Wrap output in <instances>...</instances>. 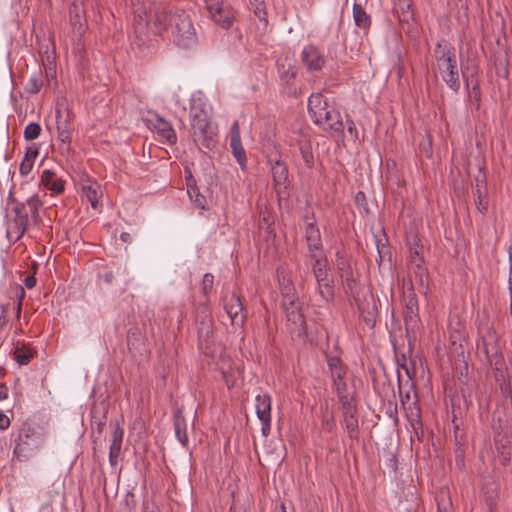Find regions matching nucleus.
Masks as SVG:
<instances>
[{
  "label": "nucleus",
  "mask_w": 512,
  "mask_h": 512,
  "mask_svg": "<svg viewBox=\"0 0 512 512\" xmlns=\"http://www.w3.org/2000/svg\"><path fill=\"white\" fill-rule=\"evenodd\" d=\"M118 458H119V457H115V456H113V455H110V454H109V462H110L111 466H113V467H114V466H116V465H117V463H118Z\"/></svg>",
  "instance_id": "nucleus-63"
},
{
  "label": "nucleus",
  "mask_w": 512,
  "mask_h": 512,
  "mask_svg": "<svg viewBox=\"0 0 512 512\" xmlns=\"http://www.w3.org/2000/svg\"><path fill=\"white\" fill-rule=\"evenodd\" d=\"M316 280V294L319 306L328 305L334 300V281L329 272L319 273L314 276Z\"/></svg>",
  "instance_id": "nucleus-10"
},
{
  "label": "nucleus",
  "mask_w": 512,
  "mask_h": 512,
  "mask_svg": "<svg viewBox=\"0 0 512 512\" xmlns=\"http://www.w3.org/2000/svg\"><path fill=\"white\" fill-rule=\"evenodd\" d=\"M494 443H495L496 449L501 454V463L503 465H505L510 459V453L508 451V446L510 444V440H509L508 435L501 431H495Z\"/></svg>",
  "instance_id": "nucleus-34"
},
{
  "label": "nucleus",
  "mask_w": 512,
  "mask_h": 512,
  "mask_svg": "<svg viewBox=\"0 0 512 512\" xmlns=\"http://www.w3.org/2000/svg\"><path fill=\"white\" fill-rule=\"evenodd\" d=\"M499 487L495 483H487L483 490V501L489 512H497Z\"/></svg>",
  "instance_id": "nucleus-28"
},
{
  "label": "nucleus",
  "mask_w": 512,
  "mask_h": 512,
  "mask_svg": "<svg viewBox=\"0 0 512 512\" xmlns=\"http://www.w3.org/2000/svg\"><path fill=\"white\" fill-rule=\"evenodd\" d=\"M353 264L354 261L350 256L340 251L336 252L335 266L341 279L344 292L346 295L353 298L363 321L368 326L372 327L376 321L377 308L372 297H370V299L364 298V300H361L359 293L360 275L359 272L354 269Z\"/></svg>",
  "instance_id": "nucleus-2"
},
{
  "label": "nucleus",
  "mask_w": 512,
  "mask_h": 512,
  "mask_svg": "<svg viewBox=\"0 0 512 512\" xmlns=\"http://www.w3.org/2000/svg\"><path fill=\"white\" fill-rule=\"evenodd\" d=\"M278 76L282 83L290 85L297 74L295 60L292 57H281L276 62Z\"/></svg>",
  "instance_id": "nucleus-22"
},
{
  "label": "nucleus",
  "mask_w": 512,
  "mask_h": 512,
  "mask_svg": "<svg viewBox=\"0 0 512 512\" xmlns=\"http://www.w3.org/2000/svg\"><path fill=\"white\" fill-rule=\"evenodd\" d=\"M40 184L49 190L51 195L62 194L65 190V181L49 169L42 172Z\"/></svg>",
  "instance_id": "nucleus-24"
},
{
  "label": "nucleus",
  "mask_w": 512,
  "mask_h": 512,
  "mask_svg": "<svg viewBox=\"0 0 512 512\" xmlns=\"http://www.w3.org/2000/svg\"><path fill=\"white\" fill-rule=\"evenodd\" d=\"M2 312H3V315L0 316V325H5L8 322V319L5 315L6 308L4 306H2Z\"/></svg>",
  "instance_id": "nucleus-61"
},
{
  "label": "nucleus",
  "mask_w": 512,
  "mask_h": 512,
  "mask_svg": "<svg viewBox=\"0 0 512 512\" xmlns=\"http://www.w3.org/2000/svg\"><path fill=\"white\" fill-rule=\"evenodd\" d=\"M343 409V425L347 430L350 438H356L358 434V419L356 417V409L353 400L340 402Z\"/></svg>",
  "instance_id": "nucleus-23"
},
{
  "label": "nucleus",
  "mask_w": 512,
  "mask_h": 512,
  "mask_svg": "<svg viewBox=\"0 0 512 512\" xmlns=\"http://www.w3.org/2000/svg\"><path fill=\"white\" fill-rule=\"evenodd\" d=\"M404 301L406 306L405 321L415 320L418 316L419 304L412 284L407 291L404 292Z\"/></svg>",
  "instance_id": "nucleus-26"
},
{
  "label": "nucleus",
  "mask_w": 512,
  "mask_h": 512,
  "mask_svg": "<svg viewBox=\"0 0 512 512\" xmlns=\"http://www.w3.org/2000/svg\"><path fill=\"white\" fill-rule=\"evenodd\" d=\"M402 405L404 406L406 417L413 428V430L418 433V430L422 428L421 421V409L417 400L416 395H414V399L411 400L409 393L402 398Z\"/></svg>",
  "instance_id": "nucleus-15"
},
{
  "label": "nucleus",
  "mask_w": 512,
  "mask_h": 512,
  "mask_svg": "<svg viewBox=\"0 0 512 512\" xmlns=\"http://www.w3.org/2000/svg\"><path fill=\"white\" fill-rule=\"evenodd\" d=\"M192 176L190 175L187 178V193L191 199V201L195 204L197 208L204 209L206 204V199L203 195L199 193L196 185L191 184Z\"/></svg>",
  "instance_id": "nucleus-40"
},
{
  "label": "nucleus",
  "mask_w": 512,
  "mask_h": 512,
  "mask_svg": "<svg viewBox=\"0 0 512 512\" xmlns=\"http://www.w3.org/2000/svg\"><path fill=\"white\" fill-rule=\"evenodd\" d=\"M206 9L211 19L222 28H229L232 25L231 13L224 5V0H204Z\"/></svg>",
  "instance_id": "nucleus-12"
},
{
  "label": "nucleus",
  "mask_w": 512,
  "mask_h": 512,
  "mask_svg": "<svg viewBox=\"0 0 512 512\" xmlns=\"http://www.w3.org/2000/svg\"><path fill=\"white\" fill-rule=\"evenodd\" d=\"M36 282H37V281H36L35 276H33V275H29V276H27V277L25 278V280H24V285H25V287H26V288H28V289H32V288H34V287H35Z\"/></svg>",
  "instance_id": "nucleus-54"
},
{
  "label": "nucleus",
  "mask_w": 512,
  "mask_h": 512,
  "mask_svg": "<svg viewBox=\"0 0 512 512\" xmlns=\"http://www.w3.org/2000/svg\"><path fill=\"white\" fill-rule=\"evenodd\" d=\"M57 139L61 142L62 151H70L72 126L68 116H63L59 111L56 115Z\"/></svg>",
  "instance_id": "nucleus-20"
},
{
  "label": "nucleus",
  "mask_w": 512,
  "mask_h": 512,
  "mask_svg": "<svg viewBox=\"0 0 512 512\" xmlns=\"http://www.w3.org/2000/svg\"><path fill=\"white\" fill-rule=\"evenodd\" d=\"M103 279L106 283L110 284L113 282L114 280V275L113 273L110 271V272H106L105 274H103Z\"/></svg>",
  "instance_id": "nucleus-60"
},
{
  "label": "nucleus",
  "mask_w": 512,
  "mask_h": 512,
  "mask_svg": "<svg viewBox=\"0 0 512 512\" xmlns=\"http://www.w3.org/2000/svg\"><path fill=\"white\" fill-rule=\"evenodd\" d=\"M271 402V396L268 393L256 396L255 408L258 419L271 418Z\"/></svg>",
  "instance_id": "nucleus-30"
},
{
  "label": "nucleus",
  "mask_w": 512,
  "mask_h": 512,
  "mask_svg": "<svg viewBox=\"0 0 512 512\" xmlns=\"http://www.w3.org/2000/svg\"><path fill=\"white\" fill-rule=\"evenodd\" d=\"M8 387L5 384H0V401L7 399Z\"/></svg>",
  "instance_id": "nucleus-56"
},
{
  "label": "nucleus",
  "mask_w": 512,
  "mask_h": 512,
  "mask_svg": "<svg viewBox=\"0 0 512 512\" xmlns=\"http://www.w3.org/2000/svg\"><path fill=\"white\" fill-rule=\"evenodd\" d=\"M473 194L475 196V204H476L477 210L481 214L487 213L488 207H489L487 190L475 189L473 191Z\"/></svg>",
  "instance_id": "nucleus-43"
},
{
  "label": "nucleus",
  "mask_w": 512,
  "mask_h": 512,
  "mask_svg": "<svg viewBox=\"0 0 512 512\" xmlns=\"http://www.w3.org/2000/svg\"><path fill=\"white\" fill-rule=\"evenodd\" d=\"M25 296H26V293H25L24 288L23 287H19L18 288V293H17V299H18L17 303L23 304V300H24Z\"/></svg>",
  "instance_id": "nucleus-58"
},
{
  "label": "nucleus",
  "mask_w": 512,
  "mask_h": 512,
  "mask_svg": "<svg viewBox=\"0 0 512 512\" xmlns=\"http://www.w3.org/2000/svg\"><path fill=\"white\" fill-rule=\"evenodd\" d=\"M28 216L31 215L34 221L39 219V209L42 206V201L37 194H33L25 202Z\"/></svg>",
  "instance_id": "nucleus-42"
},
{
  "label": "nucleus",
  "mask_w": 512,
  "mask_h": 512,
  "mask_svg": "<svg viewBox=\"0 0 512 512\" xmlns=\"http://www.w3.org/2000/svg\"><path fill=\"white\" fill-rule=\"evenodd\" d=\"M69 16L73 36L80 39L87 29L84 10L81 5L73 2L69 8Z\"/></svg>",
  "instance_id": "nucleus-19"
},
{
  "label": "nucleus",
  "mask_w": 512,
  "mask_h": 512,
  "mask_svg": "<svg viewBox=\"0 0 512 512\" xmlns=\"http://www.w3.org/2000/svg\"><path fill=\"white\" fill-rule=\"evenodd\" d=\"M271 173L276 186L286 187L288 181V168L281 160H276L271 164Z\"/></svg>",
  "instance_id": "nucleus-35"
},
{
  "label": "nucleus",
  "mask_w": 512,
  "mask_h": 512,
  "mask_svg": "<svg viewBox=\"0 0 512 512\" xmlns=\"http://www.w3.org/2000/svg\"><path fill=\"white\" fill-rule=\"evenodd\" d=\"M436 503L438 512H452V502L450 499V493L447 488H441L436 494Z\"/></svg>",
  "instance_id": "nucleus-39"
},
{
  "label": "nucleus",
  "mask_w": 512,
  "mask_h": 512,
  "mask_svg": "<svg viewBox=\"0 0 512 512\" xmlns=\"http://www.w3.org/2000/svg\"><path fill=\"white\" fill-rule=\"evenodd\" d=\"M34 354L33 352L26 348H16L14 350V359L19 365H27L33 358Z\"/></svg>",
  "instance_id": "nucleus-45"
},
{
  "label": "nucleus",
  "mask_w": 512,
  "mask_h": 512,
  "mask_svg": "<svg viewBox=\"0 0 512 512\" xmlns=\"http://www.w3.org/2000/svg\"><path fill=\"white\" fill-rule=\"evenodd\" d=\"M475 189L487 190L486 174L481 168L478 171V175L475 176V185L473 187V191Z\"/></svg>",
  "instance_id": "nucleus-49"
},
{
  "label": "nucleus",
  "mask_w": 512,
  "mask_h": 512,
  "mask_svg": "<svg viewBox=\"0 0 512 512\" xmlns=\"http://www.w3.org/2000/svg\"><path fill=\"white\" fill-rule=\"evenodd\" d=\"M323 427L324 429H326L328 432H331L334 427H335V422L333 419H324L323 420Z\"/></svg>",
  "instance_id": "nucleus-55"
},
{
  "label": "nucleus",
  "mask_w": 512,
  "mask_h": 512,
  "mask_svg": "<svg viewBox=\"0 0 512 512\" xmlns=\"http://www.w3.org/2000/svg\"><path fill=\"white\" fill-rule=\"evenodd\" d=\"M230 134V147L232 149V153L241 168L244 170L246 167L247 158L241 142L240 127L238 121L233 122Z\"/></svg>",
  "instance_id": "nucleus-21"
},
{
  "label": "nucleus",
  "mask_w": 512,
  "mask_h": 512,
  "mask_svg": "<svg viewBox=\"0 0 512 512\" xmlns=\"http://www.w3.org/2000/svg\"><path fill=\"white\" fill-rule=\"evenodd\" d=\"M305 222V237L309 249V254L323 252L321 234L313 217L310 218L309 216H305Z\"/></svg>",
  "instance_id": "nucleus-17"
},
{
  "label": "nucleus",
  "mask_w": 512,
  "mask_h": 512,
  "mask_svg": "<svg viewBox=\"0 0 512 512\" xmlns=\"http://www.w3.org/2000/svg\"><path fill=\"white\" fill-rule=\"evenodd\" d=\"M208 114L206 104L203 102L200 95H193L190 104V118L194 115Z\"/></svg>",
  "instance_id": "nucleus-44"
},
{
  "label": "nucleus",
  "mask_w": 512,
  "mask_h": 512,
  "mask_svg": "<svg viewBox=\"0 0 512 512\" xmlns=\"http://www.w3.org/2000/svg\"><path fill=\"white\" fill-rule=\"evenodd\" d=\"M347 124H348V126H347L348 132L351 135L357 137V129H356L355 123L353 121H348Z\"/></svg>",
  "instance_id": "nucleus-57"
},
{
  "label": "nucleus",
  "mask_w": 512,
  "mask_h": 512,
  "mask_svg": "<svg viewBox=\"0 0 512 512\" xmlns=\"http://www.w3.org/2000/svg\"><path fill=\"white\" fill-rule=\"evenodd\" d=\"M410 270L415 275L419 291L426 294L428 291V270L425 266L423 257L419 254L418 250L411 252L410 255Z\"/></svg>",
  "instance_id": "nucleus-14"
},
{
  "label": "nucleus",
  "mask_w": 512,
  "mask_h": 512,
  "mask_svg": "<svg viewBox=\"0 0 512 512\" xmlns=\"http://www.w3.org/2000/svg\"><path fill=\"white\" fill-rule=\"evenodd\" d=\"M277 277L283 302L297 298L291 277L286 273V271L284 269H277Z\"/></svg>",
  "instance_id": "nucleus-25"
},
{
  "label": "nucleus",
  "mask_w": 512,
  "mask_h": 512,
  "mask_svg": "<svg viewBox=\"0 0 512 512\" xmlns=\"http://www.w3.org/2000/svg\"><path fill=\"white\" fill-rule=\"evenodd\" d=\"M39 155V149L33 145L26 149L24 158L22 159L20 163V174L23 177H26L29 175L33 169L35 159Z\"/></svg>",
  "instance_id": "nucleus-32"
},
{
  "label": "nucleus",
  "mask_w": 512,
  "mask_h": 512,
  "mask_svg": "<svg viewBox=\"0 0 512 512\" xmlns=\"http://www.w3.org/2000/svg\"><path fill=\"white\" fill-rule=\"evenodd\" d=\"M120 239L124 242V243H131L132 241V235L128 232H122L121 235H120Z\"/></svg>",
  "instance_id": "nucleus-59"
},
{
  "label": "nucleus",
  "mask_w": 512,
  "mask_h": 512,
  "mask_svg": "<svg viewBox=\"0 0 512 512\" xmlns=\"http://www.w3.org/2000/svg\"><path fill=\"white\" fill-rule=\"evenodd\" d=\"M131 3L134 13L133 26L137 37L146 36L147 30L154 35L170 33L178 47L191 49L196 46V30L186 11L158 5L147 15L143 0H131Z\"/></svg>",
  "instance_id": "nucleus-1"
},
{
  "label": "nucleus",
  "mask_w": 512,
  "mask_h": 512,
  "mask_svg": "<svg viewBox=\"0 0 512 512\" xmlns=\"http://www.w3.org/2000/svg\"><path fill=\"white\" fill-rule=\"evenodd\" d=\"M174 432L177 440L183 445L188 444L187 422L181 409H177L173 414Z\"/></svg>",
  "instance_id": "nucleus-27"
},
{
  "label": "nucleus",
  "mask_w": 512,
  "mask_h": 512,
  "mask_svg": "<svg viewBox=\"0 0 512 512\" xmlns=\"http://www.w3.org/2000/svg\"><path fill=\"white\" fill-rule=\"evenodd\" d=\"M477 350L485 355L488 363L494 367L495 378L498 382H506L512 378V358L510 368H505L503 357V344L500 336L493 326L488 322H481L478 326Z\"/></svg>",
  "instance_id": "nucleus-3"
},
{
  "label": "nucleus",
  "mask_w": 512,
  "mask_h": 512,
  "mask_svg": "<svg viewBox=\"0 0 512 512\" xmlns=\"http://www.w3.org/2000/svg\"><path fill=\"white\" fill-rule=\"evenodd\" d=\"M313 275L329 272L327 258L323 252L309 254Z\"/></svg>",
  "instance_id": "nucleus-38"
},
{
  "label": "nucleus",
  "mask_w": 512,
  "mask_h": 512,
  "mask_svg": "<svg viewBox=\"0 0 512 512\" xmlns=\"http://www.w3.org/2000/svg\"><path fill=\"white\" fill-rule=\"evenodd\" d=\"M508 255H509V273L512 274V246L509 247Z\"/></svg>",
  "instance_id": "nucleus-62"
},
{
  "label": "nucleus",
  "mask_w": 512,
  "mask_h": 512,
  "mask_svg": "<svg viewBox=\"0 0 512 512\" xmlns=\"http://www.w3.org/2000/svg\"><path fill=\"white\" fill-rule=\"evenodd\" d=\"M308 112L314 124L323 131L343 135L344 123L340 111L321 93H313L308 98Z\"/></svg>",
  "instance_id": "nucleus-4"
},
{
  "label": "nucleus",
  "mask_w": 512,
  "mask_h": 512,
  "mask_svg": "<svg viewBox=\"0 0 512 512\" xmlns=\"http://www.w3.org/2000/svg\"><path fill=\"white\" fill-rule=\"evenodd\" d=\"M461 76L463 78L465 87L468 91V97L477 105L480 103L481 93L478 81V67L475 64H469V61L464 62L461 60L460 64Z\"/></svg>",
  "instance_id": "nucleus-9"
},
{
  "label": "nucleus",
  "mask_w": 512,
  "mask_h": 512,
  "mask_svg": "<svg viewBox=\"0 0 512 512\" xmlns=\"http://www.w3.org/2000/svg\"><path fill=\"white\" fill-rule=\"evenodd\" d=\"M393 11L401 22H409L413 18L412 0H394Z\"/></svg>",
  "instance_id": "nucleus-33"
},
{
  "label": "nucleus",
  "mask_w": 512,
  "mask_h": 512,
  "mask_svg": "<svg viewBox=\"0 0 512 512\" xmlns=\"http://www.w3.org/2000/svg\"><path fill=\"white\" fill-rule=\"evenodd\" d=\"M508 289H509L510 296H512V274L511 273H509V278H508Z\"/></svg>",
  "instance_id": "nucleus-64"
},
{
  "label": "nucleus",
  "mask_w": 512,
  "mask_h": 512,
  "mask_svg": "<svg viewBox=\"0 0 512 512\" xmlns=\"http://www.w3.org/2000/svg\"><path fill=\"white\" fill-rule=\"evenodd\" d=\"M157 133L161 138H163L169 144H175L177 141V136L175 130L172 125L164 120L163 118H158L154 125Z\"/></svg>",
  "instance_id": "nucleus-31"
},
{
  "label": "nucleus",
  "mask_w": 512,
  "mask_h": 512,
  "mask_svg": "<svg viewBox=\"0 0 512 512\" xmlns=\"http://www.w3.org/2000/svg\"><path fill=\"white\" fill-rule=\"evenodd\" d=\"M224 309L235 327H243L246 319L244 306L240 297L234 293L224 297Z\"/></svg>",
  "instance_id": "nucleus-11"
},
{
  "label": "nucleus",
  "mask_w": 512,
  "mask_h": 512,
  "mask_svg": "<svg viewBox=\"0 0 512 512\" xmlns=\"http://www.w3.org/2000/svg\"><path fill=\"white\" fill-rule=\"evenodd\" d=\"M301 61L305 68L310 72L321 71L326 63L324 54L313 44L303 47L301 52Z\"/></svg>",
  "instance_id": "nucleus-13"
},
{
  "label": "nucleus",
  "mask_w": 512,
  "mask_h": 512,
  "mask_svg": "<svg viewBox=\"0 0 512 512\" xmlns=\"http://www.w3.org/2000/svg\"><path fill=\"white\" fill-rule=\"evenodd\" d=\"M15 216L7 223L6 235L9 241L17 242L26 232L29 222L25 203H15Z\"/></svg>",
  "instance_id": "nucleus-7"
},
{
  "label": "nucleus",
  "mask_w": 512,
  "mask_h": 512,
  "mask_svg": "<svg viewBox=\"0 0 512 512\" xmlns=\"http://www.w3.org/2000/svg\"><path fill=\"white\" fill-rule=\"evenodd\" d=\"M353 19L357 27L367 29L371 25V18L360 3L353 4Z\"/></svg>",
  "instance_id": "nucleus-37"
},
{
  "label": "nucleus",
  "mask_w": 512,
  "mask_h": 512,
  "mask_svg": "<svg viewBox=\"0 0 512 512\" xmlns=\"http://www.w3.org/2000/svg\"><path fill=\"white\" fill-rule=\"evenodd\" d=\"M124 430L118 425L112 429L111 432V444L109 448V454L115 457H119L121 453L122 441H123Z\"/></svg>",
  "instance_id": "nucleus-36"
},
{
  "label": "nucleus",
  "mask_w": 512,
  "mask_h": 512,
  "mask_svg": "<svg viewBox=\"0 0 512 512\" xmlns=\"http://www.w3.org/2000/svg\"><path fill=\"white\" fill-rule=\"evenodd\" d=\"M191 126L193 129V134L198 139H203L205 145L209 146V141L211 140V135L213 134L212 126L209 120V114H195L193 118H191Z\"/></svg>",
  "instance_id": "nucleus-16"
},
{
  "label": "nucleus",
  "mask_w": 512,
  "mask_h": 512,
  "mask_svg": "<svg viewBox=\"0 0 512 512\" xmlns=\"http://www.w3.org/2000/svg\"><path fill=\"white\" fill-rule=\"evenodd\" d=\"M43 85L41 74L32 76L25 84V90L29 94H36L40 91Z\"/></svg>",
  "instance_id": "nucleus-46"
},
{
  "label": "nucleus",
  "mask_w": 512,
  "mask_h": 512,
  "mask_svg": "<svg viewBox=\"0 0 512 512\" xmlns=\"http://www.w3.org/2000/svg\"><path fill=\"white\" fill-rule=\"evenodd\" d=\"M10 426L9 417L0 411V430H6Z\"/></svg>",
  "instance_id": "nucleus-53"
},
{
  "label": "nucleus",
  "mask_w": 512,
  "mask_h": 512,
  "mask_svg": "<svg viewBox=\"0 0 512 512\" xmlns=\"http://www.w3.org/2000/svg\"><path fill=\"white\" fill-rule=\"evenodd\" d=\"M261 421L262 427L261 431L264 436H268L271 431V418L259 419Z\"/></svg>",
  "instance_id": "nucleus-52"
},
{
  "label": "nucleus",
  "mask_w": 512,
  "mask_h": 512,
  "mask_svg": "<svg viewBox=\"0 0 512 512\" xmlns=\"http://www.w3.org/2000/svg\"><path fill=\"white\" fill-rule=\"evenodd\" d=\"M41 133V126L36 122L29 123L24 129V139L32 141L39 137Z\"/></svg>",
  "instance_id": "nucleus-47"
},
{
  "label": "nucleus",
  "mask_w": 512,
  "mask_h": 512,
  "mask_svg": "<svg viewBox=\"0 0 512 512\" xmlns=\"http://www.w3.org/2000/svg\"><path fill=\"white\" fill-rule=\"evenodd\" d=\"M83 197L91 204L94 209H97L99 199L102 196V190L99 183L95 181H88L82 186Z\"/></svg>",
  "instance_id": "nucleus-29"
},
{
  "label": "nucleus",
  "mask_w": 512,
  "mask_h": 512,
  "mask_svg": "<svg viewBox=\"0 0 512 512\" xmlns=\"http://www.w3.org/2000/svg\"><path fill=\"white\" fill-rule=\"evenodd\" d=\"M283 307L286 311V317L298 331H304L306 328V321L302 312L298 298L291 299L290 301H284Z\"/></svg>",
  "instance_id": "nucleus-18"
},
{
  "label": "nucleus",
  "mask_w": 512,
  "mask_h": 512,
  "mask_svg": "<svg viewBox=\"0 0 512 512\" xmlns=\"http://www.w3.org/2000/svg\"><path fill=\"white\" fill-rule=\"evenodd\" d=\"M249 1H250L251 6L254 9L255 15L260 20H265L266 12H265V7H264V0H249Z\"/></svg>",
  "instance_id": "nucleus-48"
},
{
  "label": "nucleus",
  "mask_w": 512,
  "mask_h": 512,
  "mask_svg": "<svg viewBox=\"0 0 512 512\" xmlns=\"http://www.w3.org/2000/svg\"><path fill=\"white\" fill-rule=\"evenodd\" d=\"M212 335V329L210 324L202 323L198 330L199 339H208Z\"/></svg>",
  "instance_id": "nucleus-51"
},
{
  "label": "nucleus",
  "mask_w": 512,
  "mask_h": 512,
  "mask_svg": "<svg viewBox=\"0 0 512 512\" xmlns=\"http://www.w3.org/2000/svg\"><path fill=\"white\" fill-rule=\"evenodd\" d=\"M214 276L211 273H206L202 279V290L205 294L213 289Z\"/></svg>",
  "instance_id": "nucleus-50"
},
{
  "label": "nucleus",
  "mask_w": 512,
  "mask_h": 512,
  "mask_svg": "<svg viewBox=\"0 0 512 512\" xmlns=\"http://www.w3.org/2000/svg\"><path fill=\"white\" fill-rule=\"evenodd\" d=\"M327 365L331 374L333 388L337 394L339 402H345L347 404V401L353 400L352 393L346 383L348 372L347 367L337 356H328Z\"/></svg>",
  "instance_id": "nucleus-6"
},
{
  "label": "nucleus",
  "mask_w": 512,
  "mask_h": 512,
  "mask_svg": "<svg viewBox=\"0 0 512 512\" xmlns=\"http://www.w3.org/2000/svg\"><path fill=\"white\" fill-rule=\"evenodd\" d=\"M298 146L306 166L311 168L314 164V155L311 142L308 139H302L298 142Z\"/></svg>",
  "instance_id": "nucleus-41"
},
{
  "label": "nucleus",
  "mask_w": 512,
  "mask_h": 512,
  "mask_svg": "<svg viewBox=\"0 0 512 512\" xmlns=\"http://www.w3.org/2000/svg\"><path fill=\"white\" fill-rule=\"evenodd\" d=\"M433 57L435 73L453 92H459L461 82L454 47L445 40L439 41L434 48Z\"/></svg>",
  "instance_id": "nucleus-5"
},
{
  "label": "nucleus",
  "mask_w": 512,
  "mask_h": 512,
  "mask_svg": "<svg viewBox=\"0 0 512 512\" xmlns=\"http://www.w3.org/2000/svg\"><path fill=\"white\" fill-rule=\"evenodd\" d=\"M42 444L43 437L40 433L30 426H23L19 432L14 453L18 457L26 456L28 452L40 448Z\"/></svg>",
  "instance_id": "nucleus-8"
}]
</instances>
